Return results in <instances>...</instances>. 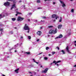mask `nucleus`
<instances>
[{
	"mask_svg": "<svg viewBox=\"0 0 76 76\" xmlns=\"http://www.w3.org/2000/svg\"><path fill=\"white\" fill-rule=\"evenodd\" d=\"M52 18H56V19H57L59 17L57 15L55 14L53 15Z\"/></svg>",
	"mask_w": 76,
	"mask_h": 76,
	"instance_id": "obj_1",
	"label": "nucleus"
},
{
	"mask_svg": "<svg viewBox=\"0 0 76 76\" xmlns=\"http://www.w3.org/2000/svg\"><path fill=\"white\" fill-rule=\"evenodd\" d=\"M24 19V18H22L20 17H19L18 18V21H19L20 22H21L22 20H23Z\"/></svg>",
	"mask_w": 76,
	"mask_h": 76,
	"instance_id": "obj_2",
	"label": "nucleus"
},
{
	"mask_svg": "<svg viewBox=\"0 0 76 76\" xmlns=\"http://www.w3.org/2000/svg\"><path fill=\"white\" fill-rule=\"evenodd\" d=\"M24 28L25 30H29V28L28 26H27L26 24H25Z\"/></svg>",
	"mask_w": 76,
	"mask_h": 76,
	"instance_id": "obj_3",
	"label": "nucleus"
},
{
	"mask_svg": "<svg viewBox=\"0 0 76 76\" xmlns=\"http://www.w3.org/2000/svg\"><path fill=\"white\" fill-rule=\"evenodd\" d=\"M66 51L69 53V54H71V52H70V50H69V47L68 46L66 47Z\"/></svg>",
	"mask_w": 76,
	"mask_h": 76,
	"instance_id": "obj_4",
	"label": "nucleus"
},
{
	"mask_svg": "<svg viewBox=\"0 0 76 76\" xmlns=\"http://www.w3.org/2000/svg\"><path fill=\"white\" fill-rule=\"evenodd\" d=\"M60 1V3H61V4H62V7H65L66 6V5L64 3V2L61 1Z\"/></svg>",
	"mask_w": 76,
	"mask_h": 76,
	"instance_id": "obj_5",
	"label": "nucleus"
},
{
	"mask_svg": "<svg viewBox=\"0 0 76 76\" xmlns=\"http://www.w3.org/2000/svg\"><path fill=\"white\" fill-rule=\"evenodd\" d=\"M61 61H58L56 62V61H54L53 62V64L55 63V65H56V64H57V63H60V62H61Z\"/></svg>",
	"mask_w": 76,
	"mask_h": 76,
	"instance_id": "obj_6",
	"label": "nucleus"
},
{
	"mask_svg": "<svg viewBox=\"0 0 76 76\" xmlns=\"http://www.w3.org/2000/svg\"><path fill=\"white\" fill-rule=\"evenodd\" d=\"M10 3L9 2H5L4 3V6H9L10 5Z\"/></svg>",
	"mask_w": 76,
	"mask_h": 76,
	"instance_id": "obj_7",
	"label": "nucleus"
},
{
	"mask_svg": "<svg viewBox=\"0 0 76 76\" xmlns=\"http://www.w3.org/2000/svg\"><path fill=\"white\" fill-rule=\"evenodd\" d=\"M63 37V35L61 34H60L58 37L56 38V39H58V38H61Z\"/></svg>",
	"mask_w": 76,
	"mask_h": 76,
	"instance_id": "obj_8",
	"label": "nucleus"
},
{
	"mask_svg": "<svg viewBox=\"0 0 76 76\" xmlns=\"http://www.w3.org/2000/svg\"><path fill=\"white\" fill-rule=\"evenodd\" d=\"M48 70V68H46L45 70L43 71L42 73H47Z\"/></svg>",
	"mask_w": 76,
	"mask_h": 76,
	"instance_id": "obj_9",
	"label": "nucleus"
},
{
	"mask_svg": "<svg viewBox=\"0 0 76 76\" xmlns=\"http://www.w3.org/2000/svg\"><path fill=\"white\" fill-rule=\"evenodd\" d=\"M13 8H16V7L15 6V4H14L12 5V8H11V10H12V9H13Z\"/></svg>",
	"mask_w": 76,
	"mask_h": 76,
	"instance_id": "obj_10",
	"label": "nucleus"
},
{
	"mask_svg": "<svg viewBox=\"0 0 76 76\" xmlns=\"http://www.w3.org/2000/svg\"><path fill=\"white\" fill-rule=\"evenodd\" d=\"M61 27H62V24H60L58 26V28L59 29H60L61 28Z\"/></svg>",
	"mask_w": 76,
	"mask_h": 76,
	"instance_id": "obj_11",
	"label": "nucleus"
},
{
	"mask_svg": "<svg viewBox=\"0 0 76 76\" xmlns=\"http://www.w3.org/2000/svg\"><path fill=\"white\" fill-rule=\"evenodd\" d=\"M41 34H42V33L41 31H39L37 33V35H39V36L41 35Z\"/></svg>",
	"mask_w": 76,
	"mask_h": 76,
	"instance_id": "obj_12",
	"label": "nucleus"
},
{
	"mask_svg": "<svg viewBox=\"0 0 76 76\" xmlns=\"http://www.w3.org/2000/svg\"><path fill=\"white\" fill-rule=\"evenodd\" d=\"M53 32H54V30H50L49 31V34H53Z\"/></svg>",
	"mask_w": 76,
	"mask_h": 76,
	"instance_id": "obj_13",
	"label": "nucleus"
},
{
	"mask_svg": "<svg viewBox=\"0 0 76 76\" xmlns=\"http://www.w3.org/2000/svg\"><path fill=\"white\" fill-rule=\"evenodd\" d=\"M16 14L15 15V16H18V14H20V15H21L22 14V13H21V12H19L18 11H17L16 12Z\"/></svg>",
	"mask_w": 76,
	"mask_h": 76,
	"instance_id": "obj_14",
	"label": "nucleus"
},
{
	"mask_svg": "<svg viewBox=\"0 0 76 76\" xmlns=\"http://www.w3.org/2000/svg\"><path fill=\"white\" fill-rule=\"evenodd\" d=\"M19 69L18 68L16 70H15V72H16L17 73H18V71H19Z\"/></svg>",
	"mask_w": 76,
	"mask_h": 76,
	"instance_id": "obj_15",
	"label": "nucleus"
},
{
	"mask_svg": "<svg viewBox=\"0 0 76 76\" xmlns=\"http://www.w3.org/2000/svg\"><path fill=\"white\" fill-rule=\"evenodd\" d=\"M5 16V15H3V16L1 15H0V19H1V18H3V17H4Z\"/></svg>",
	"mask_w": 76,
	"mask_h": 76,
	"instance_id": "obj_16",
	"label": "nucleus"
},
{
	"mask_svg": "<svg viewBox=\"0 0 76 76\" xmlns=\"http://www.w3.org/2000/svg\"><path fill=\"white\" fill-rule=\"evenodd\" d=\"M57 32V29H56L54 32V34H56Z\"/></svg>",
	"mask_w": 76,
	"mask_h": 76,
	"instance_id": "obj_17",
	"label": "nucleus"
},
{
	"mask_svg": "<svg viewBox=\"0 0 76 76\" xmlns=\"http://www.w3.org/2000/svg\"><path fill=\"white\" fill-rule=\"evenodd\" d=\"M33 61H34V63H37V64H38V62H36V61H35V60L34 59H33Z\"/></svg>",
	"mask_w": 76,
	"mask_h": 76,
	"instance_id": "obj_18",
	"label": "nucleus"
},
{
	"mask_svg": "<svg viewBox=\"0 0 76 76\" xmlns=\"http://www.w3.org/2000/svg\"><path fill=\"white\" fill-rule=\"evenodd\" d=\"M61 52H62V53H63L64 54H65V52H64V50H61Z\"/></svg>",
	"mask_w": 76,
	"mask_h": 76,
	"instance_id": "obj_19",
	"label": "nucleus"
},
{
	"mask_svg": "<svg viewBox=\"0 0 76 76\" xmlns=\"http://www.w3.org/2000/svg\"><path fill=\"white\" fill-rule=\"evenodd\" d=\"M12 20L13 21H15V20H16V18H12Z\"/></svg>",
	"mask_w": 76,
	"mask_h": 76,
	"instance_id": "obj_20",
	"label": "nucleus"
},
{
	"mask_svg": "<svg viewBox=\"0 0 76 76\" xmlns=\"http://www.w3.org/2000/svg\"><path fill=\"white\" fill-rule=\"evenodd\" d=\"M42 18H43V19H47V18H46L45 16H42Z\"/></svg>",
	"mask_w": 76,
	"mask_h": 76,
	"instance_id": "obj_21",
	"label": "nucleus"
},
{
	"mask_svg": "<svg viewBox=\"0 0 76 76\" xmlns=\"http://www.w3.org/2000/svg\"><path fill=\"white\" fill-rule=\"evenodd\" d=\"M26 54H28V55L30 54V52H26Z\"/></svg>",
	"mask_w": 76,
	"mask_h": 76,
	"instance_id": "obj_22",
	"label": "nucleus"
},
{
	"mask_svg": "<svg viewBox=\"0 0 76 76\" xmlns=\"http://www.w3.org/2000/svg\"><path fill=\"white\" fill-rule=\"evenodd\" d=\"M44 59L45 60H48V58H47V57H45L44 58Z\"/></svg>",
	"mask_w": 76,
	"mask_h": 76,
	"instance_id": "obj_23",
	"label": "nucleus"
},
{
	"mask_svg": "<svg viewBox=\"0 0 76 76\" xmlns=\"http://www.w3.org/2000/svg\"><path fill=\"white\" fill-rule=\"evenodd\" d=\"M54 54H56V52H52V54L53 55H54Z\"/></svg>",
	"mask_w": 76,
	"mask_h": 76,
	"instance_id": "obj_24",
	"label": "nucleus"
},
{
	"mask_svg": "<svg viewBox=\"0 0 76 76\" xmlns=\"http://www.w3.org/2000/svg\"><path fill=\"white\" fill-rule=\"evenodd\" d=\"M62 20V18L61 17V19L60 20H59V22H61Z\"/></svg>",
	"mask_w": 76,
	"mask_h": 76,
	"instance_id": "obj_25",
	"label": "nucleus"
},
{
	"mask_svg": "<svg viewBox=\"0 0 76 76\" xmlns=\"http://www.w3.org/2000/svg\"><path fill=\"white\" fill-rule=\"evenodd\" d=\"M53 26H48V28H53Z\"/></svg>",
	"mask_w": 76,
	"mask_h": 76,
	"instance_id": "obj_26",
	"label": "nucleus"
},
{
	"mask_svg": "<svg viewBox=\"0 0 76 76\" xmlns=\"http://www.w3.org/2000/svg\"><path fill=\"white\" fill-rule=\"evenodd\" d=\"M28 38L29 39H31V36H28Z\"/></svg>",
	"mask_w": 76,
	"mask_h": 76,
	"instance_id": "obj_27",
	"label": "nucleus"
},
{
	"mask_svg": "<svg viewBox=\"0 0 76 76\" xmlns=\"http://www.w3.org/2000/svg\"><path fill=\"white\" fill-rule=\"evenodd\" d=\"M49 49V47H47L46 48V50H48Z\"/></svg>",
	"mask_w": 76,
	"mask_h": 76,
	"instance_id": "obj_28",
	"label": "nucleus"
},
{
	"mask_svg": "<svg viewBox=\"0 0 76 76\" xmlns=\"http://www.w3.org/2000/svg\"><path fill=\"white\" fill-rule=\"evenodd\" d=\"M37 3H40V0H37Z\"/></svg>",
	"mask_w": 76,
	"mask_h": 76,
	"instance_id": "obj_29",
	"label": "nucleus"
},
{
	"mask_svg": "<svg viewBox=\"0 0 76 76\" xmlns=\"http://www.w3.org/2000/svg\"><path fill=\"white\" fill-rule=\"evenodd\" d=\"M71 11L72 12H74V10L73 9H72L71 10Z\"/></svg>",
	"mask_w": 76,
	"mask_h": 76,
	"instance_id": "obj_30",
	"label": "nucleus"
},
{
	"mask_svg": "<svg viewBox=\"0 0 76 76\" xmlns=\"http://www.w3.org/2000/svg\"><path fill=\"white\" fill-rule=\"evenodd\" d=\"M56 48H57L58 49V50H60V48H59V47H58L57 46L56 47Z\"/></svg>",
	"mask_w": 76,
	"mask_h": 76,
	"instance_id": "obj_31",
	"label": "nucleus"
},
{
	"mask_svg": "<svg viewBox=\"0 0 76 76\" xmlns=\"http://www.w3.org/2000/svg\"><path fill=\"white\" fill-rule=\"evenodd\" d=\"M28 15H32V13H31V12H30V13H28Z\"/></svg>",
	"mask_w": 76,
	"mask_h": 76,
	"instance_id": "obj_32",
	"label": "nucleus"
},
{
	"mask_svg": "<svg viewBox=\"0 0 76 76\" xmlns=\"http://www.w3.org/2000/svg\"><path fill=\"white\" fill-rule=\"evenodd\" d=\"M3 30L2 29H0V31H1V32L2 31H3Z\"/></svg>",
	"mask_w": 76,
	"mask_h": 76,
	"instance_id": "obj_33",
	"label": "nucleus"
},
{
	"mask_svg": "<svg viewBox=\"0 0 76 76\" xmlns=\"http://www.w3.org/2000/svg\"><path fill=\"white\" fill-rule=\"evenodd\" d=\"M39 41V39H38L37 40V42H38V41Z\"/></svg>",
	"mask_w": 76,
	"mask_h": 76,
	"instance_id": "obj_34",
	"label": "nucleus"
},
{
	"mask_svg": "<svg viewBox=\"0 0 76 76\" xmlns=\"http://www.w3.org/2000/svg\"><path fill=\"white\" fill-rule=\"evenodd\" d=\"M42 52L41 53H40L39 54H38V55H40V54H42Z\"/></svg>",
	"mask_w": 76,
	"mask_h": 76,
	"instance_id": "obj_35",
	"label": "nucleus"
},
{
	"mask_svg": "<svg viewBox=\"0 0 76 76\" xmlns=\"http://www.w3.org/2000/svg\"><path fill=\"white\" fill-rule=\"evenodd\" d=\"M28 30V31L27 32L28 33H29V29Z\"/></svg>",
	"mask_w": 76,
	"mask_h": 76,
	"instance_id": "obj_36",
	"label": "nucleus"
},
{
	"mask_svg": "<svg viewBox=\"0 0 76 76\" xmlns=\"http://www.w3.org/2000/svg\"><path fill=\"white\" fill-rule=\"evenodd\" d=\"M28 21H30V19H28Z\"/></svg>",
	"mask_w": 76,
	"mask_h": 76,
	"instance_id": "obj_37",
	"label": "nucleus"
},
{
	"mask_svg": "<svg viewBox=\"0 0 76 76\" xmlns=\"http://www.w3.org/2000/svg\"><path fill=\"white\" fill-rule=\"evenodd\" d=\"M23 38V37H21V39H22Z\"/></svg>",
	"mask_w": 76,
	"mask_h": 76,
	"instance_id": "obj_38",
	"label": "nucleus"
},
{
	"mask_svg": "<svg viewBox=\"0 0 76 76\" xmlns=\"http://www.w3.org/2000/svg\"><path fill=\"white\" fill-rule=\"evenodd\" d=\"M47 0H48V1H50V0H45V1H47Z\"/></svg>",
	"mask_w": 76,
	"mask_h": 76,
	"instance_id": "obj_39",
	"label": "nucleus"
},
{
	"mask_svg": "<svg viewBox=\"0 0 76 76\" xmlns=\"http://www.w3.org/2000/svg\"><path fill=\"white\" fill-rule=\"evenodd\" d=\"M40 28V29H42V27H41Z\"/></svg>",
	"mask_w": 76,
	"mask_h": 76,
	"instance_id": "obj_40",
	"label": "nucleus"
},
{
	"mask_svg": "<svg viewBox=\"0 0 76 76\" xmlns=\"http://www.w3.org/2000/svg\"><path fill=\"white\" fill-rule=\"evenodd\" d=\"M41 22H44V21H42V20H41Z\"/></svg>",
	"mask_w": 76,
	"mask_h": 76,
	"instance_id": "obj_41",
	"label": "nucleus"
},
{
	"mask_svg": "<svg viewBox=\"0 0 76 76\" xmlns=\"http://www.w3.org/2000/svg\"><path fill=\"white\" fill-rule=\"evenodd\" d=\"M49 56H51V55L49 54Z\"/></svg>",
	"mask_w": 76,
	"mask_h": 76,
	"instance_id": "obj_42",
	"label": "nucleus"
},
{
	"mask_svg": "<svg viewBox=\"0 0 76 76\" xmlns=\"http://www.w3.org/2000/svg\"><path fill=\"white\" fill-rule=\"evenodd\" d=\"M74 67H76V65H75L74 66Z\"/></svg>",
	"mask_w": 76,
	"mask_h": 76,
	"instance_id": "obj_43",
	"label": "nucleus"
},
{
	"mask_svg": "<svg viewBox=\"0 0 76 76\" xmlns=\"http://www.w3.org/2000/svg\"><path fill=\"white\" fill-rule=\"evenodd\" d=\"M37 71H38V72H39V70H38H38H37Z\"/></svg>",
	"mask_w": 76,
	"mask_h": 76,
	"instance_id": "obj_44",
	"label": "nucleus"
},
{
	"mask_svg": "<svg viewBox=\"0 0 76 76\" xmlns=\"http://www.w3.org/2000/svg\"><path fill=\"white\" fill-rule=\"evenodd\" d=\"M75 43H76V41H75Z\"/></svg>",
	"mask_w": 76,
	"mask_h": 76,
	"instance_id": "obj_45",
	"label": "nucleus"
},
{
	"mask_svg": "<svg viewBox=\"0 0 76 76\" xmlns=\"http://www.w3.org/2000/svg\"><path fill=\"white\" fill-rule=\"evenodd\" d=\"M18 10V9H16V10H15V11Z\"/></svg>",
	"mask_w": 76,
	"mask_h": 76,
	"instance_id": "obj_46",
	"label": "nucleus"
},
{
	"mask_svg": "<svg viewBox=\"0 0 76 76\" xmlns=\"http://www.w3.org/2000/svg\"><path fill=\"white\" fill-rule=\"evenodd\" d=\"M52 64H53V63H51V64H50V65H51Z\"/></svg>",
	"mask_w": 76,
	"mask_h": 76,
	"instance_id": "obj_47",
	"label": "nucleus"
},
{
	"mask_svg": "<svg viewBox=\"0 0 76 76\" xmlns=\"http://www.w3.org/2000/svg\"><path fill=\"white\" fill-rule=\"evenodd\" d=\"M40 67H42V66H40Z\"/></svg>",
	"mask_w": 76,
	"mask_h": 76,
	"instance_id": "obj_48",
	"label": "nucleus"
},
{
	"mask_svg": "<svg viewBox=\"0 0 76 76\" xmlns=\"http://www.w3.org/2000/svg\"><path fill=\"white\" fill-rule=\"evenodd\" d=\"M8 1H11V0H8Z\"/></svg>",
	"mask_w": 76,
	"mask_h": 76,
	"instance_id": "obj_49",
	"label": "nucleus"
},
{
	"mask_svg": "<svg viewBox=\"0 0 76 76\" xmlns=\"http://www.w3.org/2000/svg\"><path fill=\"white\" fill-rule=\"evenodd\" d=\"M53 4H55V2H53Z\"/></svg>",
	"mask_w": 76,
	"mask_h": 76,
	"instance_id": "obj_50",
	"label": "nucleus"
},
{
	"mask_svg": "<svg viewBox=\"0 0 76 76\" xmlns=\"http://www.w3.org/2000/svg\"><path fill=\"white\" fill-rule=\"evenodd\" d=\"M53 21H54V22H55V21H56V20H54Z\"/></svg>",
	"mask_w": 76,
	"mask_h": 76,
	"instance_id": "obj_51",
	"label": "nucleus"
},
{
	"mask_svg": "<svg viewBox=\"0 0 76 76\" xmlns=\"http://www.w3.org/2000/svg\"><path fill=\"white\" fill-rule=\"evenodd\" d=\"M56 65H57V66H58V64H56Z\"/></svg>",
	"mask_w": 76,
	"mask_h": 76,
	"instance_id": "obj_52",
	"label": "nucleus"
},
{
	"mask_svg": "<svg viewBox=\"0 0 76 76\" xmlns=\"http://www.w3.org/2000/svg\"><path fill=\"white\" fill-rule=\"evenodd\" d=\"M75 46H76V44H75Z\"/></svg>",
	"mask_w": 76,
	"mask_h": 76,
	"instance_id": "obj_53",
	"label": "nucleus"
},
{
	"mask_svg": "<svg viewBox=\"0 0 76 76\" xmlns=\"http://www.w3.org/2000/svg\"><path fill=\"white\" fill-rule=\"evenodd\" d=\"M21 2V1H20V2Z\"/></svg>",
	"mask_w": 76,
	"mask_h": 76,
	"instance_id": "obj_54",
	"label": "nucleus"
},
{
	"mask_svg": "<svg viewBox=\"0 0 76 76\" xmlns=\"http://www.w3.org/2000/svg\"><path fill=\"white\" fill-rule=\"evenodd\" d=\"M37 9H40V8H38Z\"/></svg>",
	"mask_w": 76,
	"mask_h": 76,
	"instance_id": "obj_55",
	"label": "nucleus"
},
{
	"mask_svg": "<svg viewBox=\"0 0 76 76\" xmlns=\"http://www.w3.org/2000/svg\"><path fill=\"white\" fill-rule=\"evenodd\" d=\"M16 51H17L16 50L15 51V52H16Z\"/></svg>",
	"mask_w": 76,
	"mask_h": 76,
	"instance_id": "obj_56",
	"label": "nucleus"
},
{
	"mask_svg": "<svg viewBox=\"0 0 76 76\" xmlns=\"http://www.w3.org/2000/svg\"><path fill=\"white\" fill-rule=\"evenodd\" d=\"M11 1H13V0H12Z\"/></svg>",
	"mask_w": 76,
	"mask_h": 76,
	"instance_id": "obj_57",
	"label": "nucleus"
},
{
	"mask_svg": "<svg viewBox=\"0 0 76 76\" xmlns=\"http://www.w3.org/2000/svg\"><path fill=\"white\" fill-rule=\"evenodd\" d=\"M11 34H13V32H12V33H11Z\"/></svg>",
	"mask_w": 76,
	"mask_h": 76,
	"instance_id": "obj_58",
	"label": "nucleus"
},
{
	"mask_svg": "<svg viewBox=\"0 0 76 76\" xmlns=\"http://www.w3.org/2000/svg\"><path fill=\"white\" fill-rule=\"evenodd\" d=\"M41 66V65H39V66Z\"/></svg>",
	"mask_w": 76,
	"mask_h": 76,
	"instance_id": "obj_59",
	"label": "nucleus"
},
{
	"mask_svg": "<svg viewBox=\"0 0 76 76\" xmlns=\"http://www.w3.org/2000/svg\"><path fill=\"white\" fill-rule=\"evenodd\" d=\"M71 1H72V0H71Z\"/></svg>",
	"mask_w": 76,
	"mask_h": 76,
	"instance_id": "obj_60",
	"label": "nucleus"
},
{
	"mask_svg": "<svg viewBox=\"0 0 76 76\" xmlns=\"http://www.w3.org/2000/svg\"><path fill=\"white\" fill-rule=\"evenodd\" d=\"M36 22H37V20H36Z\"/></svg>",
	"mask_w": 76,
	"mask_h": 76,
	"instance_id": "obj_61",
	"label": "nucleus"
},
{
	"mask_svg": "<svg viewBox=\"0 0 76 76\" xmlns=\"http://www.w3.org/2000/svg\"><path fill=\"white\" fill-rule=\"evenodd\" d=\"M15 28V29H16V28Z\"/></svg>",
	"mask_w": 76,
	"mask_h": 76,
	"instance_id": "obj_62",
	"label": "nucleus"
},
{
	"mask_svg": "<svg viewBox=\"0 0 76 76\" xmlns=\"http://www.w3.org/2000/svg\"><path fill=\"white\" fill-rule=\"evenodd\" d=\"M24 7H25V6H24Z\"/></svg>",
	"mask_w": 76,
	"mask_h": 76,
	"instance_id": "obj_63",
	"label": "nucleus"
},
{
	"mask_svg": "<svg viewBox=\"0 0 76 76\" xmlns=\"http://www.w3.org/2000/svg\"><path fill=\"white\" fill-rule=\"evenodd\" d=\"M30 73H31V72H30Z\"/></svg>",
	"mask_w": 76,
	"mask_h": 76,
	"instance_id": "obj_64",
	"label": "nucleus"
}]
</instances>
